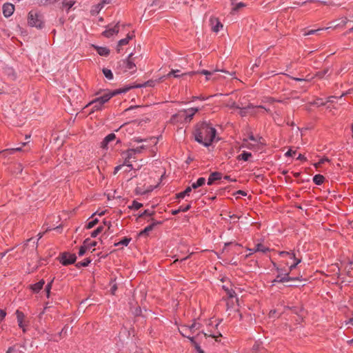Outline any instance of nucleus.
<instances>
[{
    "label": "nucleus",
    "mask_w": 353,
    "mask_h": 353,
    "mask_svg": "<svg viewBox=\"0 0 353 353\" xmlns=\"http://www.w3.org/2000/svg\"><path fill=\"white\" fill-rule=\"evenodd\" d=\"M216 130L209 123L201 122L198 123L194 132L195 140L203 145L209 146L216 138Z\"/></svg>",
    "instance_id": "obj_1"
},
{
    "label": "nucleus",
    "mask_w": 353,
    "mask_h": 353,
    "mask_svg": "<svg viewBox=\"0 0 353 353\" xmlns=\"http://www.w3.org/2000/svg\"><path fill=\"white\" fill-rule=\"evenodd\" d=\"M121 92L120 90L105 92L103 95L97 97L91 101L86 107H90L91 110L90 113L101 110L105 103H107L112 97Z\"/></svg>",
    "instance_id": "obj_2"
},
{
    "label": "nucleus",
    "mask_w": 353,
    "mask_h": 353,
    "mask_svg": "<svg viewBox=\"0 0 353 353\" xmlns=\"http://www.w3.org/2000/svg\"><path fill=\"white\" fill-rule=\"evenodd\" d=\"M199 110V108H198L181 110L176 114L172 116L171 122H190Z\"/></svg>",
    "instance_id": "obj_3"
},
{
    "label": "nucleus",
    "mask_w": 353,
    "mask_h": 353,
    "mask_svg": "<svg viewBox=\"0 0 353 353\" xmlns=\"http://www.w3.org/2000/svg\"><path fill=\"white\" fill-rule=\"evenodd\" d=\"M28 23L32 27L42 28L43 26V17L40 12L36 10H31L28 13Z\"/></svg>",
    "instance_id": "obj_4"
},
{
    "label": "nucleus",
    "mask_w": 353,
    "mask_h": 353,
    "mask_svg": "<svg viewBox=\"0 0 353 353\" xmlns=\"http://www.w3.org/2000/svg\"><path fill=\"white\" fill-rule=\"evenodd\" d=\"M279 255L282 258H290L291 260L293 261V263L289 265L288 270L287 272H290V273L296 268V267L301 262V259L296 258L294 252L293 251L286 252V251H280L278 252Z\"/></svg>",
    "instance_id": "obj_5"
},
{
    "label": "nucleus",
    "mask_w": 353,
    "mask_h": 353,
    "mask_svg": "<svg viewBox=\"0 0 353 353\" xmlns=\"http://www.w3.org/2000/svg\"><path fill=\"white\" fill-rule=\"evenodd\" d=\"M290 272L285 271L284 274H279L276 278L272 281V285H274L276 283H285L290 281H302V279L297 277H292L290 276Z\"/></svg>",
    "instance_id": "obj_6"
},
{
    "label": "nucleus",
    "mask_w": 353,
    "mask_h": 353,
    "mask_svg": "<svg viewBox=\"0 0 353 353\" xmlns=\"http://www.w3.org/2000/svg\"><path fill=\"white\" fill-rule=\"evenodd\" d=\"M122 157L124 159L123 165H125L132 170L133 166L130 160L136 159V154L134 153V151L132 149H129L122 153Z\"/></svg>",
    "instance_id": "obj_7"
},
{
    "label": "nucleus",
    "mask_w": 353,
    "mask_h": 353,
    "mask_svg": "<svg viewBox=\"0 0 353 353\" xmlns=\"http://www.w3.org/2000/svg\"><path fill=\"white\" fill-rule=\"evenodd\" d=\"M76 260L77 256L74 254L64 252L61 255L59 261L63 265H68L73 264Z\"/></svg>",
    "instance_id": "obj_8"
},
{
    "label": "nucleus",
    "mask_w": 353,
    "mask_h": 353,
    "mask_svg": "<svg viewBox=\"0 0 353 353\" xmlns=\"http://www.w3.org/2000/svg\"><path fill=\"white\" fill-rule=\"evenodd\" d=\"M132 53H130L128 58L123 61V64L125 65V71H131L132 72H134L137 70L136 64L134 62L132 59Z\"/></svg>",
    "instance_id": "obj_9"
},
{
    "label": "nucleus",
    "mask_w": 353,
    "mask_h": 353,
    "mask_svg": "<svg viewBox=\"0 0 353 353\" xmlns=\"http://www.w3.org/2000/svg\"><path fill=\"white\" fill-rule=\"evenodd\" d=\"M119 31V25L117 23L116 25L112 26L109 25L107 26L105 31L103 32V35L105 37H111L114 34H117Z\"/></svg>",
    "instance_id": "obj_10"
},
{
    "label": "nucleus",
    "mask_w": 353,
    "mask_h": 353,
    "mask_svg": "<svg viewBox=\"0 0 353 353\" xmlns=\"http://www.w3.org/2000/svg\"><path fill=\"white\" fill-rule=\"evenodd\" d=\"M14 11V6L13 4L6 3L3 5V14L5 17H10Z\"/></svg>",
    "instance_id": "obj_11"
},
{
    "label": "nucleus",
    "mask_w": 353,
    "mask_h": 353,
    "mask_svg": "<svg viewBox=\"0 0 353 353\" xmlns=\"http://www.w3.org/2000/svg\"><path fill=\"white\" fill-rule=\"evenodd\" d=\"M216 71H221L223 73H225V74H230L228 71L227 70H215L212 72H210L209 70H200V71H193V72H188L189 75L190 76H192V75H194V74H203V75H205V76H211L214 72H216Z\"/></svg>",
    "instance_id": "obj_12"
},
{
    "label": "nucleus",
    "mask_w": 353,
    "mask_h": 353,
    "mask_svg": "<svg viewBox=\"0 0 353 353\" xmlns=\"http://www.w3.org/2000/svg\"><path fill=\"white\" fill-rule=\"evenodd\" d=\"M210 21L212 26V30L214 32H218L223 28L222 23L217 18H211Z\"/></svg>",
    "instance_id": "obj_13"
},
{
    "label": "nucleus",
    "mask_w": 353,
    "mask_h": 353,
    "mask_svg": "<svg viewBox=\"0 0 353 353\" xmlns=\"http://www.w3.org/2000/svg\"><path fill=\"white\" fill-rule=\"evenodd\" d=\"M221 179V174L219 172H214L211 173L208 179V185H211L215 181L220 180Z\"/></svg>",
    "instance_id": "obj_14"
},
{
    "label": "nucleus",
    "mask_w": 353,
    "mask_h": 353,
    "mask_svg": "<svg viewBox=\"0 0 353 353\" xmlns=\"http://www.w3.org/2000/svg\"><path fill=\"white\" fill-rule=\"evenodd\" d=\"M116 139V135L114 133H110L107 135L101 142V147L105 148L107 147V145L112 141Z\"/></svg>",
    "instance_id": "obj_15"
},
{
    "label": "nucleus",
    "mask_w": 353,
    "mask_h": 353,
    "mask_svg": "<svg viewBox=\"0 0 353 353\" xmlns=\"http://www.w3.org/2000/svg\"><path fill=\"white\" fill-rule=\"evenodd\" d=\"M133 34H128L125 38L119 40L118 43L117 51H120V46L127 45L129 43L130 40H131L133 38Z\"/></svg>",
    "instance_id": "obj_16"
},
{
    "label": "nucleus",
    "mask_w": 353,
    "mask_h": 353,
    "mask_svg": "<svg viewBox=\"0 0 353 353\" xmlns=\"http://www.w3.org/2000/svg\"><path fill=\"white\" fill-rule=\"evenodd\" d=\"M26 143H21L20 145H17L16 148H8L4 150H2V152L8 153V154H13L15 152H19L22 150V148L26 145Z\"/></svg>",
    "instance_id": "obj_17"
},
{
    "label": "nucleus",
    "mask_w": 353,
    "mask_h": 353,
    "mask_svg": "<svg viewBox=\"0 0 353 353\" xmlns=\"http://www.w3.org/2000/svg\"><path fill=\"white\" fill-rule=\"evenodd\" d=\"M45 282L41 280L39 282L30 285V289L35 293L39 292L43 287Z\"/></svg>",
    "instance_id": "obj_18"
},
{
    "label": "nucleus",
    "mask_w": 353,
    "mask_h": 353,
    "mask_svg": "<svg viewBox=\"0 0 353 353\" xmlns=\"http://www.w3.org/2000/svg\"><path fill=\"white\" fill-rule=\"evenodd\" d=\"M191 208V203H188L185 205H181L177 210H172V214L176 215L181 212H185Z\"/></svg>",
    "instance_id": "obj_19"
},
{
    "label": "nucleus",
    "mask_w": 353,
    "mask_h": 353,
    "mask_svg": "<svg viewBox=\"0 0 353 353\" xmlns=\"http://www.w3.org/2000/svg\"><path fill=\"white\" fill-rule=\"evenodd\" d=\"M205 183V179L204 177H200L197 179L196 182L192 183L190 188L192 189H196L202 185H203Z\"/></svg>",
    "instance_id": "obj_20"
},
{
    "label": "nucleus",
    "mask_w": 353,
    "mask_h": 353,
    "mask_svg": "<svg viewBox=\"0 0 353 353\" xmlns=\"http://www.w3.org/2000/svg\"><path fill=\"white\" fill-rule=\"evenodd\" d=\"M74 0H63L62 1V8L68 11L74 4Z\"/></svg>",
    "instance_id": "obj_21"
},
{
    "label": "nucleus",
    "mask_w": 353,
    "mask_h": 353,
    "mask_svg": "<svg viewBox=\"0 0 353 353\" xmlns=\"http://www.w3.org/2000/svg\"><path fill=\"white\" fill-rule=\"evenodd\" d=\"M307 3H321V4H323V5H329V3L326 1H319V0H306L305 1H303V2H294V3L297 5V6H302L305 4H306Z\"/></svg>",
    "instance_id": "obj_22"
},
{
    "label": "nucleus",
    "mask_w": 353,
    "mask_h": 353,
    "mask_svg": "<svg viewBox=\"0 0 353 353\" xmlns=\"http://www.w3.org/2000/svg\"><path fill=\"white\" fill-rule=\"evenodd\" d=\"M191 191H192V188H190V186H188L185 189L184 191L178 193L176 194V198L183 199L185 196H189Z\"/></svg>",
    "instance_id": "obj_23"
},
{
    "label": "nucleus",
    "mask_w": 353,
    "mask_h": 353,
    "mask_svg": "<svg viewBox=\"0 0 353 353\" xmlns=\"http://www.w3.org/2000/svg\"><path fill=\"white\" fill-rule=\"evenodd\" d=\"M269 251V248L262 243H257L254 247V252H261L265 253Z\"/></svg>",
    "instance_id": "obj_24"
},
{
    "label": "nucleus",
    "mask_w": 353,
    "mask_h": 353,
    "mask_svg": "<svg viewBox=\"0 0 353 353\" xmlns=\"http://www.w3.org/2000/svg\"><path fill=\"white\" fill-rule=\"evenodd\" d=\"M324 180L325 177L321 174H316L313 177V182L318 185H321L324 182Z\"/></svg>",
    "instance_id": "obj_25"
},
{
    "label": "nucleus",
    "mask_w": 353,
    "mask_h": 353,
    "mask_svg": "<svg viewBox=\"0 0 353 353\" xmlns=\"http://www.w3.org/2000/svg\"><path fill=\"white\" fill-rule=\"evenodd\" d=\"M39 6H46L54 4L57 0H36Z\"/></svg>",
    "instance_id": "obj_26"
},
{
    "label": "nucleus",
    "mask_w": 353,
    "mask_h": 353,
    "mask_svg": "<svg viewBox=\"0 0 353 353\" xmlns=\"http://www.w3.org/2000/svg\"><path fill=\"white\" fill-rule=\"evenodd\" d=\"M252 157V154L248 152H243L237 157L238 160H243L244 161H248L249 158Z\"/></svg>",
    "instance_id": "obj_27"
},
{
    "label": "nucleus",
    "mask_w": 353,
    "mask_h": 353,
    "mask_svg": "<svg viewBox=\"0 0 353 353\" xmlns=\"http://www.w3.org/2000/svg\"><path fill=\"white\" fill-rule=\"evenodd\" d=\"M97 52L101 56H108L110 54V50L105 47L97 48Z\"/></svg>",
    "instance_id": "obj_28"
},
{
    "label": "nucleus",
    "mask_w": 353,
    "mask_h": 353,
    "mask_svg": "<svg viewBox=\"0 0 353 353\" xmlns=\"http://www.w3.org/2000/svg\"><path fill=\"white\" fill-rule=\"evenodd\" d=\"M188 73L181 74V71L179 70H172L168 74V77H170L173 75L174 77L177 78L183 75H187Z\"/></svg>",
    "instance_id": "obj_29"
},
{
    "label": "nucleus",
    "mask_w": 353,
    "mask_h": 353,
    "mask_svg": "<svg viewBox=\"0 0 353 353\" xmlns=\"http://www.w3.org/2000/svg\"><path fill=\"white\" fill-rule=\"evenodd\" d=\"M179 332H180L181 335H183V336H185V337H187V336H189V335H190V334H192L190 332L188 326H186V325L182 326L181 327Z\"/></svg>",
    "instance_id": "obj_30"
},
{
    "label": "nucleus",
    "mask_w": 353,
    "mask_h": 353,
    "mask_svg": "<svg viewBox=\"0 0 353 353\" xmlns=\"http://www.w3.org/2000/svg\"><path fill=\"white\" fill-rule=\"evenodd\" d=\"M84 244H86V247L88 250L91 249L92 248H94L97 245V243L94 241H90L89 239H86L83 241Z\"/></svg>",
    "instance_id": "obj_31"
},
{
    "label": "nucleus",
    "mask_w": 353,
    "mask_h": 353,
    "mask_svg": "<svg viewBox=\"0 0 353 353\" xmlns=\"http://www.w3.org/2000/svg\"><path fill=\"white\" fill-rule=\"evenodd\" d=\"M91 263V260L88 258L85 259L83 261L79 262L76 264L77 268L87 267Z\"/></svg>",
    "instance_id": "obj_32"
},
{
    "label": "nucleus",
    "mask_w": 353,
    "mask_h": 353,
    "mask_svg": "<svg viewBox=\"0 0 353 353\" xmlns=\"http://www.w3.org/2000/svg\"><path fill=\"white\" fill-rule=\"evenodd\" d=\"M103 73L108 79L111 80L113 79V74L110 70L108 68H103Z\"/></svg>",
    "instance_id": "obj_33"
},
{
    "label": "nucleus",
    "mask_w": 353,
    "mask_h": 353,
    "mask_svg": "<svg viewBox=\"0 0 353 353\" xmlns=\"http://www.w3.org/2000/svg\"><path fill=\"white\" fill-rule=\"evenodd\" d=\"M232 4L233 6V7L232 8V12H236L240 8H243V7L245 6V5L243 3H242V2H239V3H236V4H234V3H232Z\"/></svg>",
    "instance_id": "obj_34"
},
{
    "label": "nucleus",
    "mask_w": 353,
    "mask_h": 353,
    "mask_svg": "<svg viewBox=\"0 0 353 353\" xmlns=\"http://www.w3.org/2000/svg\"><path fill=\"white\" fill-rule=\"evenodd\" d=\"M17 316V322L19 321H24L25 320V314L21 311L17 310L15 312Z\"/></svg>",
    "instance_id": "obj_35"
},
{
    "label": "nucleus",
    "mask_w": 353,
    "mask_h": 353,
    "mask_svg": "<svg viewBox=\"0 0 353 353\" xmlns=\"http://www.w3.org/2000/svg\"><path fill=\"white\" fill-rule=\"evenodd\" d=\"M225 106L232 109V108H236V109H238V108H240V106L239 105H237L235 101H232V100H230L228 101V103L225 104Z\"/></svg>",
    "instance_id": "obj_36"
},
{
    "label": "nucleus",
    "mask_w": 353,
    "mask_h": 353,
    "mask_svg": "<svg viewBox=\"0 0 353 353\" xmlns=\"http://www.w3.org/2000/svg\"><path fill=\"white\" fill-rule=\"evenodd\" d=\"M245 108H247V110H250V109H253V108H261V109H264L267 112H270V110L269 109H267L265 108V106L263 105H258V106H254L253 104L252 103H249L246 107H245Z\"/></svg>",
    "instance_id": "obj_37"
},
{
    "label": "nucleus",
    "mask_w": 353,
    "mask_h": 353,
    "mask_svg": "<svg viewBox=\"0 0 353 353\" xmlns=\"http://www.w3.org/2000/svg\"><path fill=\"white\" fill-rule=\"evenodd\" d=\"M103 230V227L99 226L96 230L92 232L91 233V237L95 238L97 237Z\"/></svg>",
    "instance_id": "obj_38"
},
{
    "label": "nucleus",
    "mask_w": 353,
    "mask_h": 353,
    "mask_svg": "<svg viewBox=\"0 0 353 353\" xmlns=\"http://www.w3.org/2000/svg\"><path fill=\"white\" fill-rule=\"evenodd\" d=\"M262 102L263 103H272L275 101L280 102L279 100H276L275 99L270 97H265L262 99Z\"/></svg>",
    "instance_id": "obj_39"
},
{
    "label": "nucleus",
    "mask_w": 353,
    "mask_h": 353,
    "mask_svg": "<svg viewBox=\"0 0 353 353\" xmlns=\"http://www.w3.org/2000/svg\"><path fill=\"white\" fill-rule=\"evenodd\" d=\"M32 242L33 245H32V248L34 250H36L37 249V242L33 239V238H30L29 239H28L26 243H24V246L26 247L27 245H29L30 243Z\"/></svg>",
    "instance_id": "obj_40"
},
{
    "label": "nucleus",
    "mask_w": 353,
    "mask_h": 353,
    "mask_svg": "<svg viewBox=\"0 0 353 353\" xmlns=\"http://www.w3.org/2000/svg\"><path fill=\"white\" fill-rule=\"evenodd\" d=\"M130 240H131V239L125 237L122 240H121L119 242L116 243L115 245H121L127 246L129 244Z\"/></svg>",
    "instance_id": "obj_41"
},
{
    "label": "nucleus",
    "mask_w": 353,
    "mask_h": 353,
    "mask_svg": "<svg viewBox=\"0 0 353 353\" xmlns=\"http://www.w3.org/2000/svg\"><path fill=\"white\" fill-rule=\"evenodd\" d=\"M311 104L316 106H322L325 105L326 104V102L323 101L322 99H317L315 101H314Z\"/></svg>",
    "instance_id": "obj_42"
},
{
    "label": "nucleus",
    "mask_w": 353,
    "mask_h": 353,
    "mask_svg": "<svg viewBox=\"0 0 353 353\" xmlns=\"http://www.w3.org/2000/svg\"><path fill=\"white\" fill-rule=\"evenodd\" d=\"M330 160L327 157H323L319 160V162L314 164V167L318 168H319L322 164H323L325 162H328Z\"/></svg>",
    "instance_id": "obj_43"
},
{
    "label": "nucleus",
    "mask_w": 353,
    "mask_h": 353,
    "mask_svg": "<svg viewBox=\"0 0 353 353\" xmlns=\"http://www.w3.org/2000/svg\"><path fill=\"white\" fill-rule=\"evenodd\" d=\"M143 206L142 203H139L138 201H134L132 203L131 208L137 210L140 209Z\"/></svg>",
    "instance_id": "obj_44"
},
{
    "label": "nucleus",
    "mask_w": 353,
    "mask_h": 353,
    "mask_svg": "<svg viewBox=\"0 0 353 353\" xmlns=\"http://www.w3.org/2000/svg\"><path fill=\"white\" fill-rule=\"evenodd\" d=\"M88 250V249L86 247V244H84V243H83V245L79 248V256H81L84 255V254L86 252V251Z\"/></svg>",
    "instance_id": "obj_45"
},
{
    "label": "nucleus",
    "mask_w": 353,
    "mask_h": 353,
    "mask_svg": "<svg viewBox=\"0 0 353 353\" xmlns=\"http://www.w3.org/2000/svg\"><path fill=\"white\" fill-rule=\"evenodd\" d=\"M256 144L250 143L248 141V139L243 140V147H245L248 149H254L255 148Z\"/></svg>",
    "instance_id": "obj_46"
},
{
    "label": "nucleus",
    "mask_w": 353,
    "mask_h": 353,
    "mask_svg": "<svg viewBox=\"0 0 353 353\" xmlns=\"http://www.w3.org/2000/svg\"><path fill=\"white\" fill-rule=\"evenodd\" d=\"M98 221H99L97 219H94L90 221V222L88 223V224L86 225V228L87 229L92 228L98 223Z\"/></svg>",
    "instance_id": "obj_47"
},
{
    "label": "nucleus",
    "mask_w": 353,
    "mask_h": 353,
    "mask_svg": "<svg viewBox=\"0 0 353 353\" xmlns=\"http://www.w3.org/2000/svg\"><path fill=\"white\" fill-rule=\"evenodd\" d=\"M190 332L193 333L195 330H198L199 328V324L197 323H193L191 325L188 326Z\"/></svg>",
    "instance_id": "obj_48"
},
{
    "label": "nucleus",
    "mask_w": 353,
    "mask_h": 353,
    "mask_svg": "<svg viewBox=\"0 0 353 353\" xmlns=\"http://www.w3.org/2000/svg\"><path fill=\"white\" fill-rule=\"evenodd\" d=\"M103 8L101 3H98L94 6V8L92 10V12L99 13V11Z\"/></svg>",
    "instance_id": "obj_49"
},
{
    "label": "nucleus",
    "mask_w": 353,
    "mask_h": 353,
    "mask_svg": "<svg viewBox=\"0 0 353 353\" xmlns=\"http://www.w3.org/2000/svg\"><path fill=\"white\" fill-rule=\"evenodd\" d=\"M225 292L229 298H233L236 295L234 290L232 289L227 288V289H225Z\"/></svg>",
    "instance_id": "obj_50"
},
{
    "label": "nucleus",
    "mask_w": 353,
    "mask_h": 353,
    "mask_svg": "<svg viewBox=\"0 0 353 353\" xmlns=\"http://www.w3.org/2000/svg\"><path fill=\"white\" fill-rule=\"evenodd\" d=\"M328 72V69H325L323 71H319L316 73L315 76L321 79L323 78Z\"/></svg>",
    "instance_id": "obj_51"
},
{
    "label": "nucleus",
    "mask_w": 353,
    "mask_h": 353,
    "mask_svg": "<svg viewBox=\"0 0 353 353\" xmlns=\"http://www.w3.org/2000/svg\"><path fill=\"white\" fill-rule=\"evenodd\" d=\"M6 353H23L21 351H19L16 349L15 346L10 347L7 350Z\"/></svg>",
    "instance_id": "obj_52"
},
{
    "label": "nucleus",
    "mask_w": 353,
    "mask_h": 353,
    "mask_svg": "<svg viewBox=\"0 0 353 353\" xmlns=\"http://www.w3.org/2000/svg\"><path fill=\"white\" fill-rule=\"evenodd\" d=\"M208 336L215 339L216 341H218V339L220 338L222 335L220 332L217 331L212 334H210Z\"/></svg>",
    "instance_id": "obj_53"
},
{
    "label": "nucleus",
    "mask_w": 353,
    "mask_h": 353,
    "mask_svg": "<svg viewBox=\"0 0 353 353\" xmlns=\"http://www.w3.org/2000/svg\"><path fill=\"white\" fill-rule=\"evenodd\" d=\"M153 227H154V224H152V225H150L145 227V229L141 232L140 234H146V233L149 232L150 231H151L153 229Z\"/></svg>",
    "instance_id": "obj_54"
},
{
    "label": "nucleus",
    "mask_w": 353,
    "mask_h": 353,
    "mask_svg": "<svg viewBox=\"0 0 353 353\" xmlns=\"http://www.w3.org/2000/svg\"><path fill=\"white\" fill-rule=\"evenodd\" d=\"M239 109L240 110L239 114L241 117H243L247 115V113H248L247 108H245V107L242 108L240 106V108H239Z\"/></svg>",
    "instance_id": "obj_55"
},
{
    "label": "nucleus",
    "mask_w": 353,
    "mask_h": 353,
    "mask_svg": "<svg viewBox=\"0 0 353 353\" xmlns=\"http://www.w3.org/2000/svg\"><path fill=\"white\" fill-rule=\"evenodd\" d=\"M247 139H248V141L249 140L252 141H254L256 143V144H258L259 143V141L261 139V137H259V140H258L257 139H256L254 137V136L253 134H250Z\"/></svg>",
    "instance_id": "obj_56"
},
{
    "label": "nucleus",
    "mask_w": 353,
    "mask_h": 353,
    "mask_svg": "<svg viewBox=\"0 0 353 353\" xmlns=\"http://www.w3.org/2000/svg\"><path fill=\"white\" fill-rule=\"evenodd\" d=\"M153 85H154V81H148L147 82H145L143 85H137L136 88H142V87H146V86H153Z\"/></svg>",
    "instance_id": "obj_57"
},
{
    "label": "nucleus",
    "mask_w": 353,
    "mask_h": 353,
    "mask_svg": "<svg viewBox=\"0 0 353 353\" xmlns=\"http://www.w3.org/2000/svg\"><path fill=\"white\" fill-rule=\"evenodd\" d=\"M145 148V145H141V146L137 147V148H133L132 150H134V153L137 154L138 153H141L142 152V150H144Z\"/></svg>",
    "instance_id": "obj_58"
},
{
    "label": "nucleus",
    "mask_w": 353,
    "mask_h": 353,
    "mask_svg": "<svg viewBox=\"0 0 353 353\" xmlns=\"http://www.w3.org/2000/svg\"><path fill=\"white\" fill-rule=\"evenodd\" d=\"M154 214V212H151L148 210H145L141 214V216H152Z\"/></svg>",
    "instance_id": "obj_59"
},
{
    "label": "nucleus",
    "mask_w": 353,
    "mask_h": 353,
    "mask_svg": "<svg viewBox=\"0 0 353 353\" xmlns=\"http://www.w3.org/2000/svg\"><path fill=\"white\" fill-rule=\"evenodd\" d=\"M6 316L5 310L0 309V321H2Z\"/></svg>",
    "instance_id": "obj_60"
},
{
    "label": "nucleus",
    "mask_w": 353,
    "mask_h": 353,
    "mask_svg": "<svg viewBox=\"0 0 353 353\" xmlns=\"http://www.w3.org/2000/svg\"><path fill=\"white\" fill-rule=\"evenodd\" d=\"M296 153V151H292L291 149H290L288 151H287L285 153V157H291L292 154H294Z\"/></svg>",
    "instance_id": "obj_61"
},
{
    "label": "nucleus",
    "mask_w": 353,
    "mask_h": 353,
    "mask_svg": "<svg viewBox=\"0 0 353 353\" xmlns=\"http://www.w3.org/2000/svg\"><path fill=\"white\" fill-rule=\"evenodd\" d=\"M336 99V97H335V96H330V97H327V99L325 102H326V103H329V102L332 103V102H334V99Z\"/></svg>",
    "instance_id": "obj_62"
},
{
    "label": "nucleus",
    "mask_w": 353,
    "mask_h": 353,
    "mask_svg": "<svg viewBox=\"0 0 353 353\" xmlns=\"http://www.w3.org/2000/svg\"><path fill=\"white\" fill-rule=\"evenodd\" d=\"M297 159L300 160V161H307V158L303 154H299V156L297 157Z\"/></svg>",
    "instance_id": "obj_63"
},
{
    "label": "nucleus",
    "mask_w": 353,
    "mask_h": 353,
    "mask_svg": "<svg viewBox=\"0 0 353 353\" xmlns=\"http://www.w3.org/2000/svg\"><path fill=\"white\" fill-rule=\"evenodd\" d=\"M195 349L198 351L199 353H201V352H203L200 345L197 343H195V344L194 345Z\"/></svg>",
    "instance_id": "obj_64"
}]
</instances>
